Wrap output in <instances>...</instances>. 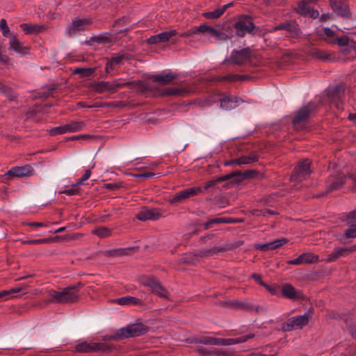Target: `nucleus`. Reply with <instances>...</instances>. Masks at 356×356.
Listing matches in <instances>:
<instances>
[{
    "mask_svg": "<svg viewBox=\"0 0 356 356\" xmlns=\"http://www.w3.org/2000/svg\"><path fill=\"white\" fill-rule=\"evenodd\" d=\"M284 31L286 36L291 38H298L302 35L299 24L295 20L286 21L277 24L273 28V31Z\"/></svg>",
    "mask_w": 356,
    "mask_h": 356,
    "instance_id": "nucleus-6",
    "label": "nucleus"
},
{
    "mask_svg": "<svg viewBox=\"0 0 356 356\" xmlns=\"http://www.w3.org/2000/svg\"><path fill=\"white\" fill-rule=\"evenodd\" d=\"M288 241L289 240L287 238H282L274 241L270 242V250H275L277 248H280L283 245L286 244V243H288Z\"/></svg>",
    "mask_w": 356,
    "mask_h": 356,
    "instance_id": "nucleus-47",
    "label": "nucleus"
},
{
    "mask_svg": "<svg viewBox=\"0 0 356 356\" xmlns=\"http://www.w3.org/2000/svg\"><path fill=\"white\" fill-rule=\"evenodd\" d=\"M196 257L194 255V252L189 254H186L180 259V262L187 264H195L196 261Z\"/></svg>",
    "mask_w": 356,
    "mask_h": 356,
    "instance_id": "nucleus-43",
    "label": "nucleus"
},
{
    "mask_svg": "<svg viewBox=\"0 0 356 356\" xmlns=\"http://www.w3.org/2000/svg\"><path fill=\"white\" fill-rule=\"evenodd\" d=\"M231 179H232V175H229V174H227L226 175L219 177L216 179H211L205 184V185L204 186V189L208 190L210 188L214 187L217 184H218L220 182L227 181V180H231Z\"/></svg>",
    "mask_w": 356,
    "mask_h": 356,
    "instance_id": "nucleus-33",
    "label": "nucleus"
},
{
    "mask_svg": "<svg viewBox=\"0 0 356 356\" xmlns=\"http://www.w3.org/2000/svg\"><path fill=\"white\" fill-rule=\"evenodd\" d=\"M237 343L236 339H219V346H230Z\"/></svg>",
    "mask_w": 356,
    "mask_h": 356,
    "instance_id": "nucleus-56",
    "label": "nucleus"
},
{
    "mask_svg": "<svg viewBox=\"0 0 356 356\" xmlns=\"http://www.w3.org/2000/svg\"><path fill=\"white\" fill-rule=\"evenodd\" d=\"M75 349L79 353H88V343L86 341L77 344Z\"/></svg>",
    "mask_w": 356,
    "mask_h": 356,
    "instance_id": "nucleus-53",
    "label": "nucleus"
},
{
    "mask_svg": "<svg viewBox=\"0 0 356 356\" xmlns=\"http://www.w3.org/2000/svg\"><path fill=\"white\" fill-rule=\"evenodd\" d=\"M154 82H159L162 85L170 83L173 80L178 78L177 74L169 72L165 75L156 74L152 76Z\"/></svg>",
    "mask_w": 356,
    "mask_h": 356,
    "instance_id": "nucleus-25",
    "label": "nucleus"
},
{
    "mask_svg": "<svg viewBox=\"0 0 356 356\" xmlns=\"http://www.w3.org/2000/svg\"><path fill=\"white\" fill-rule=\"evenodd\" d=\"M90 19H79L72 22V25L67 29V32L69 35H74L76 31H83L86 26L91 24Z\"/></svg>",
    "mask_w": 356,
    "mask_h": 356,
    "instance_id": "nucleus-21",
    "label": "nucleus"
},
{
    "mask_svg": "<svg viewBox=\"0 0 356 356\" xmlns=\"http://www.w3.org/2000/svg\"><path fill=\"white\" fill-rule=\"evenodd\" d=\"M81 286L82 284L79 282L77 284L64 288L61 291L51 289L48 291V296L49 297L48 301L49 302L59 304H69L76 302L79 298L76 289Z\"/></svg>",
    "mask_w": 356,
    "mask_h": 356,
    "instance_id": "nucleus-1",
    "label": "nucleus"
},
{
    "mask_svg": "<svg viewBox=\"0 0 356 356\" xmlns=\"http://www.w3.org/2000/svg\"><path fill=\"white\" fill-rule=\"evenodd\" d=\"M124 252V250H111L106 251L104 255L107 257H116L122 254Z\"/></svg>",
    "mask_w": 356,
    "mask_h": 356,
    "instance_id": "nucleus-57",
    "label": "nucleus"
},
{
    "mask_svg": "<svg viewBox=\"0 0 356 356\" xmlns=\"http://www.w3.org/2000/svg\"><path fill=\"white\" fill-rule=\"evenodd\" d=\"M256 173H257V172L254 170H247L243 173L238 170L229 173V175H232L230 184H237L245 179L253 177L254 175Z\"/></svg>",
    "mask_w": 356,
    "mask_h": 356,
    "instance_id": "nucleus-22",
    "label": "nucleus"
},
{
    "mask_svg": "<svg viewBox=\"0 0 356 356\" xmlns=\"http://www.w3.org/2000/svg\"><path fill=\"white\" fill-rule=\"evenodd\" d=\"M197 29H199V26H194L191 28L190 30L183 33L181 36V37H189L193 34H197V33H201L199 31H197Z\"/></svg>",
    "mask_w": 356,
    "mask_h": 356,
    "instance_id": "nucleus-60",
    "label": "nucleus"
},
{
    "mask_svg": "<svg viewBox=\"0 0 356 356\" xmlns=\"http://www.w3.org/2000/svg\"><path fill=\"white\" fill-rule=\"evenodd\" d=\"M234 27L236 35L240 37L245 36L247 33H250L255 28L251 18L245 15L239 17L238 21L234 24Z\"/></svg>",
    "mask_w": 356,
    "mask_h": 356,
    "instance_id": "nucleus-8",
    "label": "nucleus"
},
{
    "mask_svg": "<svg viewBox=\"0 0 356 356\" xmlns=\"http://www.w3.org/2000/svg\"><path fill=\"white\" fill-rule=\"evenodd\" d=\"M250 58V50L249 48H245L239 51H232L228 61L233 64L241 65L248 60Z\"/></svg>",
    "mask_w": 356,
    "mask_h": 356,
    "instance_id": "nucleus-12",
    "label": "nucleus"
},
{
    "mask_svg": "<svg viewBox=\"0 0 356 356\" xmlns=\"http://www.w3.org/2000/svg\"><path fill=\"white\" fill-rule=\"evenodd\" d=\"M161 214L156 209H149L146 207L143 208L136 215V218L142 221L148 220H157Z\"/></svg>",
    "mask_w": 356,
    "mask_h": 356,
    "instance_id": "nucleus-18",
    "label": "nucleus"
},
{
    "mask_svg": "<svg viewBox=\"0 0 356 356\" xmlns=\"http://www.w3.org/2000/svg\"><path fill=\"white\" fill-rule=\"evenodd\" d=\"M312 56L314 58L322 60H328L331 58V55L327 54L326 51L316 49H314L312 52Z\"/></svg>",
    "mask_w": 356,
    "mask_h": 356,
    "instance_id": "nucleus-39",
    "label": "nucleus"
},
{
    "mask_svg": "<svg viewBox=\"0 0 356 356\" xmlns=\"http://www.w3.org/2000/svg\"><path fill=\"white\" fill-rule=\"evenodd\" d=\"M347 238L356 237V224L352 225L345 232Z\"/></svg>",
    "mask_w": 356,
    "mask_h": 356,
    "instance_id": "nucleus-55",
    "label": "nucleus"
},
{
    "mask_svg": "<svg viewBox=\"0 0 356 356\" xmlns=\"http://www.w3.org/2000/svg\"><path fill=\"white\" fill-rule=\"evenodd\" d=\"M254 247L255 249L261 250V251H264V252H266V251H268V250H270V243H264V244L256 243V244L254 245Z\"/></svg>",
    "mask_w": 356,
    "mask_h": 356,
    "instance_id": "nucleus-58",
    "label": "nucleus"
},
{
    "mask_svg": "<svg viewBox=\"0 0 356 356\" xmlns=\"http://www.w3.org/2000/svg\"><path fill=\"white\" fill-rule=\"evenodd\" d=\"M49 132L51 135L54 136V135H57V134H63L67 133L68 131H67V125L65 124L63 126L52 128V129H49Z\"/></svg>",
    "mask_w": 356,
    "mask_h": 356,
    "instance_id": "nucleus-46",
    "label": "nucleus"
},
{
    "mask_svg": "<svg viewBox=\"0 0 356 356\" xmlns=\"http://www.w3.org/2000/svg\"><path fill=\"white\" fill-rule=\"evenodd\" d=\"M344 86L342 85L337 86L332 92V100L339 101L344 95Z\"/></svg>",
    "mask_w": 356,
    "mask_h": 356,
    "instance_id": "nucleus-36",
    "label": "nucleus"
},
{
    "mask_svg": "<svg viewBox=\"0 0 356 356\" xmlns=\"http://www.w3.org/2000/svg\"><path fill=\"white\" fill-rule=\"evenodd\" d=\"M51 241H53V239L51 238H47L22 241V244L35 245V244L48 243H50Z\"/></svg>",
    "mask_w": 356,
    "mask_h": 356,
    "instance_id": "nucleus-44",
    "label": "nucleus"
},
{
    "mask_svg": "<svg viewBox=\"0 0 356 356\" xmlns=\"http://www.w3.org/2000/svg\"><path fill=\"white\" fill-rule=\"evenodd\" d=\"M10 49L13 50L17 54L25 55L27 54L28 48L23 45V44L17 38L15 35L10 36L9 39Z\"/></svg>",
    "mask_w": 356,
    "mask_h": 356,
    "instance_id": "nucleus-23",
    "label": "nucleus"
},
{
    "mask_svg": "<svg viewBox=\"0 0 356 356\" xmlns=\"http://www.w3.org/2000/svg\"><path fill=\"white\" fill-rule=\"evenodd\" d=\"M259 156L256 152H251L249 155L242 156L238 159L232 160V163L236 165L250 164L258 161Z\"/></svg>",
    "mask_w": 356,
    "mask_h": 356,
    "instance_id": "nucleus-26",
    "label": "nucleus"
},
{
    "mask_svg": "<svg viewBox=\"0 0 356 356\" xmlns=\"http://www.w3.org/2000/svg\"><path fill=\"white\" fill-rule=\"evenodd\" d=\"M308 3L305 0H302L298 3L296 8V11L301 15H307L310 13V6H308Z\"/></svg>",
    "mask_w": 356,
    "mask_h": 356,
    "instance_id": "nucleus-35",
    "label": "nucleus"
},
{
    "mask_svg": "<svg viewBox=\"0 0 356 356\" xmlns=\"http://www.w3.org/2000/svg\"><path fill=\"white\" fill-rule=\"evenodd\" d=\"M32 175L31 166L14 167L11 168L6 175L10 177H24Z\"/></svg>",
    "mask_w": 356,
    "mask_h": 356,
    "instance_id": "nucleus-19",
    "label": "nucleus"
},
{
    "mask_svg": "<svg viewBox=\"0 0 356 356\" xmlns=\"http://www.w3.org/2000/svg\"><path fill=\"white\" fill-rule=\"evenodd\" d=\"M311 162L309 159H305L300 163L293 170L291 176V181L296 182H300L302 180L309 177L310 170Z\"/></svg>",
    "mask_w": 356,
    "mask_h": 356,
    "instance_id": "nucleus-7",
    "label": "nucleus"
},
{
    "mask_svg": "<svg viewBox=\"0 0 356 356\" xmlns=\"http://www.w3.org/2000/svg\"><path fill=\"white\" fill-rule=\"evenodd\" d=\"M346 182V177L343 173H337L331 175L327 182L326 189L327 192L340 189Z\"/></svg>",
    "mask_w": 356,
    "mask_h": 356,
    "instance_id": "nucleus-11",
    "label": "nucleus"
},
{
    "mask_svg": "<svg viewBox=\"0 0 356 356\" xmlns=\"http://www.w3.org/2000/svg\"><path fill=\"white\" fill-rule=\"evenodd\" d=\"M143 284L148 286L152 293L161 298H168V291L161 286V283L153 277H147Z\"/></svg>",
    "mask_w": 356,
    "mask_h": 356,
    "instance_id": "nucleus-13",
    "label": "nucleus"
},
{
    "mask_svg": "<svg viewBox=\"0 0 356 356\" xmlns=\"http://www.w3.org/2000/svg\"><path fill=\"white\" fill-rule=\"evenodd\" d=\"M318 256L312 253H304L295 259L290 260L287 264L291 265H300L302 264H312L317 261Z\"/></svg>",
    "mask_w": 356,
    "mask_h": 356,
    "instance_id": "nucleus-20",
    "label": "nucleus"
},
{
    "mask_svg": "<svg viewBox=\"0 0 356 356\" xmlns=\"http://www.w3.org/2000/svg\"><path fill=\"white\" fill-rule=\"evenodd\" d=\"M356 250V245L351 247H337L335 248L332 253L327 255L325 260L328 262H332L341 257H346Z\"/></svg>",
    "mask_w": 356,
    "mask_h": 356,
    "instance_id": "nucleus-14",
    "label": "nucleus"
},
{
    "mask_svg": "<svg viewBox=\"0 0 356 356\" xmlns=\"http://www.w3.org/2000/svg\"><path fill=\"white\" fill-rule=\"evenodd\" d=\"M135 83L134 81H128L124 83H120L118 81L115 80L112 82V86L113 88V92L120 88H122L123 86H130Z\"/></svg>",
    "mask_w": 356,
    "mask_h": 356,
    "instance_id": "nucleus-52",
    "label": "nucleus"
},
{
    "mask_svg": "<svg viewBox=\"0 0 356 356\" xmlns=\"http://www.w3.org/2000/svg\"><path fill=\"white\" fill-rule=\"evenodd\" d=\"M330 42H337V44L340 47L348 46L350 49H356V42L350 40L349 38L346 35L342 36L341 38H337L334 40L330 41Z\"/></svg>",
    "mask_w": 356,
    "mask_h": 356,
    "instance_id": "nucleus-28",
    "label": "nucleus"
},
{
    "mask_svg": "<svg viewBox=\"0 0 356 356\" xmlns=\"http://www.w3.org/2000/svg\"><path fill=\"white\" fill-rule=\"evenodd\" d=\"M68 132H76L82 130L85 124L83 122L77 121V122H70V123L66 124Z\"/></svg>",
    "mask_w": 356,
    "mask_h": 356,
    "instance_id": "nucleus-37",
    "label": "nucleus"
},
{
    "mask_svg": "<svg viewBox=\"0 0 356 356\" xmlns=\"http://www.w3.org/2000/svg\"><path fill=\"white\" fill-rule=\"evenodd\" d=\"M243 244L241 241L236 243L227 242L223 245H215L209 249H203L194 252V255L197 258H207L216 255L220 252H224L236 248Z\"/></svg>",
    "mask_w": 356,
    "mask_h": 356,
    "instance_id": "nucleus-3",
    "label": "nucleus"
},
{
    "mask_svg": "<svg viewBox=\"0 0 356 356\" xmlns=\"http://www.w3.org/2000/svg\"><path fill=\"white\" fill-rule=\"evenodd\" d=\"M316 108L315 106L309 103L307 106L301 108L297 113L296 117L293 120V125L295 129L301 130L302 129L307 122L309 114L314 111Z\"/></svg>",
    "mask_w": 356,
    "mask_h": 356,
    "instance_id": "nucleus-5",
    "label": "nucleus"
},
{
    "mask_svg": "<svg viewBox=\"0 0 356 356\" xmlns=\"http://www.w3.org/2000/svg\"><path fill=\"white\" fill-rule=\"evenodd\" d=\"M61 193H65L67 195H76L78 193V190L72 188L59 191V194H61Z\"/></svg>",
    "mask_w": 356,
    "mask_h": 356,
    "instance_id": "nucleus-62",
    "label": "nucleus"
},
{
    "mask_svg": "<svg viewBox=\"0 0 356 356\" xmlns=\"http://www.w3.org/2000/svg\"><path fill=\"white\" fill-rule=\"evenodd\" d=\"M312 315L313 312L312 309H309L303 315L291 317L282 325L281 329L283 332H290L293 330L302 329L308 324L309 320L312 318Z\"/></svg>",
    "mask_w": 356,
    "mask_h": 356,
    "instance_id": "nucleus-4",
    "label": "nucleus"
},
{
    "mask_svg": "<svg viewBox=\"0 0 356 356\" xmlns=\"http://www.w3.org/2000/svg\"><path fill=\"white\" fill-rule=\"evenodd\" d=\"M200 343L206 345L219 346V339L213 337H204L200 340Z\"/></svg>",
    "mask_w": 356,
    "mask_h": 356,
    "instance_id": "nucleus-48",
    "label": "nucleus"
},
{
    "mask_svg": "<svg viewBox=\"0 0 356 356\" xmlns=\"http://www.w3.org/2000/svg\"><path fill=\"white\" fill-rule=\"evenodd\" d=\"M0 30L3 36L8 37L10 39V36H14L15 35L10 33V29L7 25L6 20L5 19H1L0 20Z\"/></svg>",
    "mask_w": 356,
    "mask_h": 356,
    "instance_id": "nucleus-41",
    "label": "nucleus"
},
{
    "mask_svg": "<svg viewBox=\"0 0 356 356\" xmlns=\"http://www.w3.org/2000/svg\"><path fill=\"white\" fill-rule=\"evenodd\" d=\"M13 294V292H11V289L10 290H5L0 292V301L7 300L10 298V296Z\"/></svg>",
    "mask_w": 356,
    "mask_h": 356,
    "instance_id": "nucleus-59",
    "label": "nucleus"
},
{
    "mask_svg": "<svg viewBox=\"0 0 356 356\" xmlns=\"http://www.w3.org/2000/svg\"><path fill=\"white\" fill-rule=\"evenodd\" d=\"M337 15H341L343 17H348L350 16V13H349V10H348V8H346V6L344 5H341V6H340L339 8V10H337L335 12Z\"/></svg>",
    "mask_w": 356,
    "mask_h": 356,
    "instance_id": "nucleus-54",
    "label": "nucleus"
},
{
    "mask_svg": "<svg viewBox=\"0 0 356 356\" xmlns=\"http://www.w3.org/2000/svg\"><path fill=\"white\" fill-rule=\"evenodd\" d=\"M97 352L109 353L112 350V347L104 343H96Z\"/></svg>",
    "mask_w": 356,
    "mask_h": 356,
    "instance_id": "nucleus-49",
    "label": "nucleus"
},
{
    "mask_svg": "<svg viewBox=\"0 0 356 356\" xmlns=\"http://www.w3.org/2000/svg\"><path fill=\"white\" fill-rule=\"evenodd\" d=\"M218 100L220 102V108L227 111L236 108L240 102H243L241 99L233 95H227L220 97Z\"/></svg>",
    "mask_w": 356,
    "mask_h": 356,
    "instance_id": "nucleus-17",
    "label": "nucleus"
},
{
    "mask_svg": "<svg viewBox=\"0 0 356 356\" xmlns=\"http://www.w3.org/2000/svg\"><path fill=\"white\" fill-rule=\"evenodd\" d=\"M121 186L120 182L108 183L104 184V188L111 191L118 189Z\"/></svg>",
    "mask_w": 356,
    "mask_h": 356,
    "instance_id": "nucleus-61",
    "label": "nucleus"
},
{
    "mask_svg": "<svg viewBox=\"0 0 356 356\" xmlns=\"http://www.w3.org/2000/svg\"><path fill=\"white\" fill-rule=\"evenodd\" d=\"M234 220L230 218H217L211 219L207 222L203 224L204 229L207 230L210 229L213 224H219V223H230L233 222Z\"/></svg>",
    "mask_w": 356,
    "mask_h": 356,
    "instance_id": "nucleus-31",
    "label": "nucleus"
},
{
    "mask_svg": "<svg viewBox=\"0 0 356 356\" xmlns=\"http://www.w3.org/2000/svg\"><path fill=\"white\" fill-rule=\"evenodd\" d=\"M176 30H170L165 31L159 34L161 42H165L170 40V38L177 35Z\"/></svg>",
    "mask_w": 356,
    "mask_h": 356,
    "instance_id": "nucleus-42",
    "label": "nucleus"
},
{
    "mask_svg": "<svg viewBox=\"0 0 356 356\" xmlns=\"http://www.w3.org/2000/svg\"><path fill=\"white\" fill-rule=\"evenodd\" d=\"M147 42L151 44L161 42L159 34L151 36L149 38L147 39Z\"/></svg>",
    "mask_w": 356,
    "mask_h": 356,
    "instance_id": "nucleus-63",
    "label": "nucleus"
},
{
    "mask_svg": "<svg viewBox=\"0 0 356 356\" xmlns=\"http://www.w3.org/2000/svg\"><path fill=\"white\" fill-rule=\"evenodd\" d=\"M20 26L26 34L37 33L40 32L43 29L42 26L36 24L29 25L28 24H22Z\"/></svg>",
    "mask_w": 356,
    "mask_h": 356,
    "instance_id": "nucleus-34",
    "label": "nucleus"
},
{
    "mask_svg": "<svg viewBox=\"0 0 356 356\" xmlns=\"http://www.w3.org/2000/svg\"><path fill=\"white\" fill-rule=\"evenodd\" d=\"M232 6V3H227L220 8L216 9L213 11L203 13L202 16L209 19H218L225 13V11L228 8H229Z\"/></svg>",
    "mask_w": 356,
    "mask_h": 356,
    "instance_id": "nucleus-27",
    "label": "nucleus"
},
{
    "mask_svg": "<svg viewBox=\"0 0 356 356\" xmlns=\"http://www.w3.org/2000/svg\"><path fill=\"white\" fill-rule=\"evenodd\" d=\"M227 305L232 308H239L245 311L260 312L263 311V308L259 305L255 306L248 301H238L236 300L227 302Z\"/></svg>",
    "mask_w": 356,
    "mask_h": 356,
    "instance_id": "nucleus-16",
    "label": "nucleus"
},
{
    "mask_svg": "<svg viewBox=\"0 0 356 356\" xmlns=\"http://www.w3.org/2000/svg\"><path fill=\"white\" fill-rule=\"evenodd\" d=\"M92 233L98 236L101 238H104L111 236L112 231L106 227L101 226L92 229Z\"/></svg>",
    "mask_w": 356,
    "mask_h": 356,
    "instance_id": "nucleus-32",
    "label": "nucleus"
},
{
    "mask_svg": "<svg viewBox=\"0 0 356 356\" xmlns=\"http://www.w3.org/2000/svg\"><path fill=\"white\" fill-rule=\"evenodd\" d=\"M202 192L200 187H192L176 193L169 199V202L172 204H177L184 202L187 199L195 196Z\"/></svg>",
    "mask_w": 356,
    "mask_h": 356,
    "instance_id": "nucleus-9",
    "label": "nucleus"
},
{
    "mask_svg": "<svg viewBox=\"0 0 356 356\" xmlns=\"http://www.w3.org/2000/svg\"><path fill=\"white\" fill-rule=\"evenodd\" d=\"M187 92V90L184 88H169L162 91V96H183Z\"/></svg>",
    "mask_w": 356,
    "mask_h": 356,
    "instance_id": "nucleus-29",
    "label": "nucleus"
},
{
    "mask_svg": "<svg viewBox=\"0 0 356 356\" xmlns=\"http://www.w3.org/2000/svg\"><path fill=\"white\" fill-rule=\"evenodd\" d=\"M128 56L126 54H113L110 59L115 65H121L124 60H127Z\"/></svg>",
    "mask_w": 356,
    "mask_h": 356,
    "instance_id": "nucleus-45",
    "label": "nucleus"
},
{
    "mask_svg": "<svg viewBox=\"0 0 356 356\" xmlns=\"http://www.w3.org/2000/svg\"><path fill=\"white\" fill-rule=\"evenodd\" d=\"M282 294L293 300H302L306 296L300 290H296L291 284H285L282 289Z\"/></svg>",
    "mask_w": 356,
    "mask_h": 356,
    "instance_id": "nucleus-15",
    "label": "nucleus"
},
{
    "mask_svg": "<svg viewBox=\"0 0 356 356\" xmlns=\"http://www.w3.org/2000/svg\"><path fill=\"white\" fill-rule=\"evenodd\" d=\"M92 41L97 42L98 43H106L110 42V38L104 35H98L91 38L87 42L90 44Z\"/></svg>",
    "mask_w": 356,
    "mask_h": 356,
    "instance_id": "nucleus-51",
    "label": "nucleus"
},
{
    "mask_svg": "<svg viewBox=\"0 0 356 356\" xmlns=\"http://www.w3.org/2000/svg\"><path fill=\"white\" fill-rule=\"evenodd\" d=\"M348 330L353 337H356V321L350 320L346 321Z\"/></svg>",
    "mask_w": 356,
    "mask_h": 356,
    "instance_id": "nucleus-50",
    "label": "nucleus"
},
{
    "mask_svg": "<svg viewBox=\"0 0 356 356\" xmlns=\"http://www.w3.org/2000/svg\"><path fill=\"white\" fill-rule=\"evenodd\" d=\"M0 92H2L6 97H7L10 101L14 100L17 97L16 94L13 92L11 88L3 85L1 82Z\"/></svg>",
    "mask_w": 356,
    "mask_h": 356,
    "instance_id": "nucleus-38",
    "label": "nucleus"
},
{
    "mask_svg": "<svg viewBox=\"0 0 356 356\" xmlns=\"http://www.w3.org/2000/svg\"><path fill=\"white\" fill-rule=\"evenodd\" d=\"M197 31L202 34L213 36L219 41H226L229 39V35L225 32L222 31L220 29H215L206 24L199 26V29H197Z\"/></svg>",
    "mask_w": 356,
    "mask_h": 356,
    "instance_id": "nucleus-10",
    "label": "nucleus"
},
{
    "mask_svg": "<svg viewBox=\"0 0 356 356\" xmlns=\"http://www.w3.org/2000/svg\"><path fill=\"white\" fill-rule=\"evenodd\" d=\"M116 302L119 305H140L143 302L139 298L132 296H125L116 300Z\"/></svg>",
    "mask_w": 356,
    "mask_h": 356,
    "instance_id": "nucleus-30",
    "label": "nucleus"
},
{
    "mask_svg": "<svg viewBox=\"0 0 356 356\" xmlns=\"http://www.w3.org/2000/svg\"><path fill=\"white\" fill-rule=\"evenodd\" d=\"M95 72L94 68H75L73 71L74 74H79L81 77H88L91 76Z\"/></svg>",
    "mask_w": 356,
    "mask_h": 356,
    "instance_id": "nucleus-40",
    "label": "nucleus"
},
{
    "mask_svg": "<svg viewBox=\"0 0 356 356\" xmlns=\"http://www.w3.org/2000/svg\"><path fill=\"white\" fill-rule=\"evenodd\" d=\"M92 89L95 92H97L99 94L103 93L106 91L110 92H113V88L112 86V82L104 81H97V82L94 83L92 84Z\"/></svg>",
    "mask_w": 356,
    "mask_h": 356,
    "instance_id": "nucleus-24",
    "label": "nucleus"
},
{
    "mask_svg": "<svg viewBox=\"0 0 356 356\" xmlns=\"http://www.w3.org/2000/svg\"><path fill=\"white\" fill-rule=\"evenodd\" d=\"M148 327L143 323H134L120 329L114 335L110 337V340H120L122 338L136 337L144 334Z\"/></svg>",
    "mask_w": 356,
    "mask_h": 356,
    "instance_id": "nucleus-2",
    "label": "nucleus"
},
{
    "mask_svg": "<svg viewBox=\"0 0 356 356\" xmlns=\"http://www.w3.org/2000/svg\"><path fill=\"white\" fill-rule=\"evenodd\" d=\"M252 278L254 279L261 286H264L265 284V282L262 281L261 276L259 274L253 273L252 275Z\"/></svg>",
    "mask_w": 356,
    "mask_h": 356,
    "instance_id": "nucleus-64",
    "label": "nucleus"
}]
</instances>
